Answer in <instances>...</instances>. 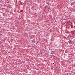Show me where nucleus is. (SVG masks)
Returning <instances> with one entry per match:
<instances>
[{"label":"nucleus","mask_w":75,"mask_h":75,"mask_svg":"<svg viewBox=\"0 0 75 75\" xmlns=\"http://www.w3.org/2000/svg\"><path fill=\"white\" fill-rule=\"evenodd\" d=\"M69 44L70 45L73 44V41L71 40H69L68 41Z\"/></svg>","instance_id":"f257e3e1"},{"label":"nucleus","mask_w":75,"mask_h":75,"mask_svg":"<svg viewBox=\"0 0 75 75\" xmlns=\"http://www.w3.org/2000/svg\"><path fill=\"white\" fill-rule=\"evenodd\" d=\"M35 40H33L32 41V43H33V44H34V43H35Z\"/></svg>","instance_id":"f03ea898"},{"label":"nucleus","mask_w":75,"mask_h":75,"mask_svg":"<svg viewBox=\"0 0 75 75\" xmlns=\"http://www.w3.org/2000/svg\"><path fill=\"white\" fill-rule=\"evenodd\" d=\"M47 4H50V3H47Z\"/></svg>","instance_id":"7ed1b4c3"}]
</instances>
